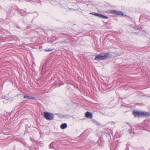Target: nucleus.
<instances>
[{"mask_svg":"<svg viewBox=\"0 0 150 150\" xmlns=\"http://www.w3.org/2000/svg\"><path fill=\"white\" fill-rule=\"evenodd\" d=\"M67 127V125L66 123H64L62 124L60 126L61 128L62 129H65Z\"/></svg>","mask_w":150,"mask_h":150,"instance_id":"obj_5","label":"nucleus"},{"mask_svg":"<svg viewBox=\"0 0 150 150\" xmlns=\"http://www.w3.org/2000/svg\"><path fill=\"white\" fill-rule=\"evenodd\" d=\"M111 13L113 14H116V13H117V11L115 10H112L111 11Z\"/></svg>","mask_w":150,"mask_h":150,"instance_id":"obj_10","label":"nucleus"},{"mask_svg":"<svg viewBox=\"0 0 150 150\" xmlns=\"http://www.w3.org/2000/svg\"><path fill=\"white\" fill-rule=\"evenodd\" d=\"M20 12L21 15L23 16H25L27 14L26 12L23 10H21Z\"/></svg>","mask_w":150,"mask_h":150,"instance_id":"obj_6","label":"nucleus"},{"mask_svg":"<svg viewBox=\"0 0 150 150\" xmlns=\"http://www.w3.org/2000/svg\"><path fill=\"white\" fill-rule=\"evenodd\" d=\"M141 16H140V17H139V20L140 19V18H141Z\"/></svg>","mask_w":150,"mask_h":150,"instance_id":"obj_23","label":"nucleus"},{"mask_svg":"<svg viewBox=\"0 0 150 150\" xmlns=\"http://www.w3.org/2000/svg\"><path fill=\"white\" fill-rule=\"evenodd\" d=\"M24 98H26L28 99H30V96L27 95H24Z\"/></svg>","mask_w":150,"mask_h":150,"instance_id":"obj_12","label":"nucleus"},{"mask_svg":"<svg viewBox=\"0 0 150 150\" xmlns=\"http://www.w3.org/2000/svg\"><path fill=\"white\" fill-rule=\"evenodd\" d=\"M35 99V98L34 97H32V96H30V99Z\"/></svg>","mask_w":150,"mask_h":150,"instance_id":"obj_17","label":"nucleus"},{"mask_svg":"<svg viewBox=\"0 0 150 150\" xmlns=\"http://www.w3.org/2000/svg\"><path fill=\"white\" fill-rule=\"evenodd\" d=\"M53 49H50V48H49L47 49V52H50Z\"/></svg>","mask_w":150,"mask_h":150,"instance_id":"obj_19","label":"nucleus"},{"mask_svg":"<svg viewBox=\"0 0 150 150\" xmlns=\"http://www.w3.org/2000/svg\"><path fill=\"white\" fill-rule=\"evenodd\" d=\"M100 18H102L103 19H108V17L107 16H104L101 14V15H100Z\"/></svg>","mask_w":150,"mask_h":150,"instance_id":"obj_8","label":"nucleus"},{"mask_svg":"<svg viewBox=\"0 0 150 150\" xmlns=\"http://www.w3.org/2000/svg\"><path fill=\"white\" fill-rule=\"evenodd\" d=\"M45 51L47 52V49H46L45 50Z\"/></svg>","mask_w":150,"mask_h":150,"instance_id":"obj_22","label":"nucleus"},{"mask_svg":"<svg viewBox=\"0 0 150 150\" xmlns=\"http://www.w3.org/2000/svg\"><path fill=\"white\" fill-rule=\"evenodd\" d=\"M61 42L62 43H69V42H68L66 40L62 41Z\"/></svg>","mask_w":150,"mask_h":150,"instance_id":"obj_14","label":"nucleus"},{"mask_svg":"<svg viewBox=\"0 0 150 150\" xmlns=\"http://www.w3.org/2000/svg\"><path fill=\"white\" fill-rule=\"evenodd\" d=\"M61 6V7H62V8H64V6Z\"/></svg>","mask_w":150,"mask_h":150,"instance_id":"obj_21","label":"nucleus"},{"mask_svg":"<svg viewBox=\"0 0 150 150\" xmlns=\"http://www.w3.org/2000/svg\"><path fill=\"white\" fill-rule=\"evenodd\" d=\"M85 116L87 118H92L93 117L92 114L89 112H87L85 113Z\"/></svg>","mask_w":150,"mask_h":150,"instance_id":"obj_4","label":"nucleus"},{"mask_svg":"<svg viewBox=\"0 0 150 150\" xmlns=\"http://www.w3.org/2000/svg\"><path fill=\"white\" fill-rule=\"evenodd\" d=\"M109 53L107 52L106 53H103L96 56L94 59L96 60H102L107 59L108 58Z\"/></svg>","mask_w":150,"mask_h":150,"instance_id":"obj_2","label":"nucleus"},{"mask_svg":"<svg viewBox=\"0 0 150 150\" xmlns=\"http://www.w3.org/2000/svg\"><path fill=\"white\" fill-rule=\"evenodd\" d=\"M53 145L52 143H51V144H50V145H49V148L52 149V148H53Z\"/></svg>","mask_w":150,"mask_h":150,"instance_id":"obj_13","label":"nucleus"},{"mask_svg":"<svg viewBox=\"0 0 150 150\" xmlns=\"http://www.w3.org/2000/svg\"><path fill=\"white\" fill-rule=\"evenodd\" d=\"M128 132H129V133H131L132 132V129H129L128 130Z\"/></svg>","mask_w":150,"mask_h":150,"instance_id":"obj_18","label":"nucleus"},{"mask_svg":"<svg viewBox=\"0 0 150 150\" xmlns=\"http://www.w3.org/2000/svg\"><path fill=\"white\" fill-rule=\"evenodd\" d=\"M132 114L135 117L144 116L145 117H147L150 115V113L149 112L139 111L136 110H134L133 111Z\"/></svg>","mask_w":150,"mask_h":150,"instance_id":"obj_1","label":"nucleus"},{"mask_svg":"<svg viewBox=\"0 0 150 150\" xmlns=\"http://www.w3.org/2000/svg\"><path fill=\"white\" fill-rule=\"evenodd\" d=\"M46 61H45V63H46ZM46 63H45V64H44L42 67V70H44V69H46Z\"/></svg>","mask_w":150,"mask_h":150,"instance_id":"obj_9","label":"nucleus"},{"mask_svg":"<svg viewBox=\"0 0 150 150\" xmlns=\"http://www.w3.org/2000/svg\"><path fill=\"white\" fill-rule=\"evenodd\" d=\"M60 34H61V35H67V34H64V33H61Z\"/></svg>","mask_w":150,"mask_h":150,"instance_id":"obj_20","label":"nucleus"},{"mask_svg":"<svg viewBox=\"0 0 150 150\" xmlns=\"http://www.w3.org/2000/svg\"><path fill=\"white\" fill-rule=\"evenodd\" d=\"M116 15H121V16H123L124 14L123 12L120 11H117V13H116Z\"/></svg>","mask_w":150,"mask_h":150,"instance_id":"obj_7","label":"nucleus"},{"mask_svg":"<svg viewBox=\"0 0 150 150\" xmlns=\"http://www.w3.org/2000/svg\"><path fill=\"white\" fill-rule=\"evenodd\" d=\"M54 117V115L53 113L47 112V120H53Z\"/></svg>","mask_w":150,"mask_h":150,"instance_id":"obj_3","label":"nucleus"},{"mask_svg":"<svg viewBox=\"0 0 150 150\" xmlns=\"http://www.w3.org/2000/svg\"><path fill=\"white\" fill-rule=\"evenodd\" d=\"M97 13H95V12H92V13H90L93 15H94V16H96Z\"/></svg>","mask_w":150,"mask_h":150,"instance_id":"obj_15","label":"nucleus"},{"mask_svg":"<svg viewBox=\"0 0 150 150\" xmlns=\"http://www.w3.org/2000/svg\"><path fill=\"white\" fill-rule=\"evenodd\" d=\"M100 15H101V14H100V13H97L96 16L100 18Z\"/></svg>","mask_w":150,"mask_h":150,"instance_id":"obj_16","label":"nucleus"},{"mask_svg":"<svg viewBox=\"0 0 150 150\" xmlns=\"http://www.w3.org/2000/svg\"><path fill=\"white\" fill-rule=\"evenodd\" d=\"M44 115L45 117L47 119V112H45L44 113V115Z\"/></svg>","mask_w":150,"mask_h":150,"instance_id":"obj_11","label":"nucleus"}]
</instances>
